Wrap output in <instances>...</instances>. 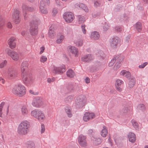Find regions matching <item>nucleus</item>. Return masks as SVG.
Here are the masks:
<instances>
[{"mask_svg":"<svg viewBox=\"0 0 148 148\" xmlns=\"http://www.w3.org/2000/svg\"><path fill=\"white\" fill-rule=\"evenodd\" d=\"M41 134L44 133L45 130V125L44 124H42L41 125Z\"/></svg>","mask_w":148,"mask_h":148,"instance_id":"45","label":"nucleus"},{"mask_svg":"<svg viewBox=\"0 0 148 148\" xmlns=\"http://www.w3.org/2000/svg\"><path fill=\"white\" fill-rule=\"evenodd\" d=\"M7 62V61L6 60H4L3 62L0 64V68H3L6 64Z\"/></svg>","mask_w":148,"mask_h":148,"instance_id":"46","label":"nucleus"},{"mask_svg":"<svg viewBox=\"0 0 148 148\" xmlns=\"http://www.w3.org/2000/svg\"><path fill=\"white\" fill-rule=\"evenodd\" d=\"M29 92L32 95H37V92H34L32 90H29Z\"/></svg>","mask_w":148,"mask_h":148,"instance_id":"55","label":"nucleus"},{"mask_svg":"<svg viewBox=\"0 0 148 148\" xmlns=\"http://www.w3.org/2000/svg\"><path fill=\"white\" fill-rule=\"evenodd\" d=\"M115 31L117 32H120L122 30V29L119 27H116L115 28Z\"/></svg>","mask_w":148,"mask_h":148,"instance_id":"49","label":"nucleus"},{"mask_svg":"<svg viewBox=\"0 0 148 148\" xmlns=\"http://www.w3.org/2000/svg\"><path fill=\"white\" fill-rule=\"evenodd\" d=\"M58 12L57 10L55 8H54L52 11L53 15V16H55L56 14Z\"/></svg>","mask_w":148,"mask_h":148,"instance_id":"51","label":"nucleus"},{"mask_svg":"<svg viewBox=\"0 0 148 148\" xmlns=\"http://www.w3.org/2000/svg\"><path fill=\"white\" fill-rule=\"evenodd\" d=\"M5 82V80L2 77H0V82L4 84Z\"/></svg>","mask_w":148,"mask_h":148,"instance_id":"54","label":"nucleus"},{"mask_svg":"<svg viewBox=\"0 0 148 148\" xmlns=\"http://www.w3.org/2000/svg\"><path fill=\"white\" fill-rule=\"evenodd\" d=\"M120 74L121 75L127 78L130 77L131 76V74L129 71L125 70H122L120 72Z\"/></svg>","mask_w":148,"mask_h":148,"instance_id":"24","label":"nucleus"},{"mask_svg":"<svg viewBox=\"0 0 148 148\" xmlns=\"http://www.w3.org/2000/svg\"><path fill=\"white\" fill-rule=\"evenodd\" d=\"M52 82L51 79L50 78H48L47 79V82L48 83H50Z\"/></svg>","mask_w":148,"mask_h":148,"instance_id":"60","label":"nucleus"},{"mask_svg":"<svg viewBox=\"0 0 148 148\" xmlns=\"http://www.w3.org/2000/svg\"><path fill=\"white\" fill-rule=\"evenodd\" d=\"M25 31H23L21 32V34L23 36H24L25 35Z\"/></svg>","mask_w":148,"mask_h":148,"instance_id":"61","label":"nucleus"},{"mask_svg":"<svg viewBox=\"0 0 148 148\" xmlns=\"http://www.w3.org/2000/svg\"><path fill=\"white\" fill-rule=\"evenodd\" d=\"M79 7L83 9L86 12H88L89 10L87 6L84 4L81 3L79 4Z\"/></svg>","mask_w":148,"mask_h":148,"instance_id":"33","label":"nucleus"},{"mask_svg":"<svg viewBox=\"0 0 148 148\" xmlns=\"http://www.w3.org/2000/svg\"><path fill=\"white\" fill-rule=\"evenodd\" d=\"M49 0H42L40 1V10L42 13L46 14L47 13L46 4L49 5Z\"/></svg>","mask_w":148,"mask_h":148,"instance_id":"6","label":"nucleus"},{"mask_svg":"<svg viewBox=\"0 0 148 148\" xmlns=\"http://www.w3.org/2000/svg\"><path fill=\"white\" fill-rule=\"evenodd\" d=\"M116 59H118V60H121V62L123 60V59L121 57H119L118 58H117V57H115L112 60H111V62L109 63V66H112L114 63L115 62Z\"/></svg>","mask_w":148,"mask_h":148,"instance_id":"26","label":"nucleus"},{"mask_svg":"<svg viewBox=\"0 0 148 148\" xmlns=\"http://www.w3.org/2000/svg\"><path fill=\"white\" fill-rule=\"evenodd\" d=\"M136 28L138 32H140L142 29V25L140 23H138L136 24Z\"/></svg>","mask_w":148,"mask_h":148,"instance_id":"37","label":"nucleus"},{"mask_svg":"<svg viewBox=\"0 0 148 148\" xmlns=\"http://www.w3.org/2000/svg\"><path fill=\"white\" fill-rule=\"evenodd\" d=\"M92 59L93 57L91 54H88L83 56L82 58V60L85 62H88Z\"/></svg>","mask_w":148,"mask_h":148,"instance_id":"22","label":"nucleus"},{"mask_svg":"<svg viewBox=\"0 0 148 148\" xmlns=\"http://www.w3.org/2000/svg\"><path fill=\"white\" fill-rule=\"evenodd\" d=\"M71 96H69L67 98V99H68V101H71Z\"/></svg>","mask_w":148,"mask_h":148,"instance_id":"59","label":"nucleus"},{"mask_svg":"<svg viewBox=\"0 0 148 148\" xmlns=\"http://www.w3.org/2000/svg\"><path fill=\"white\" fill-rule=\"evenodd\" d=\"M108 140L109 142V143H111L112 141H111V138H109L108 139Z\"/></svg>","mask_w":148,"mask_h":148,"instance_id":"63","label":"nucleus"},{"mask_svg":"<svg viewBox=\"0 0 148 148\" xmlns=\"http://www.w3.org/2000/svg\"><path fill=\"white\" fill-rule=\"evenodd\" d=\"M40 49L41 51H40V54H41L44 52V51L45 50V48H44V47H41L40 48Z\"/></svg>","mask_w":148,"mask_h":148,"instance_id":"56","label":"nucleus"},{"mask_svg":"<svg viewBox=\"0 0 148 148\" xmlns=\"http://www.w3.org/2000/svg\"><path fill=\"white\" fill-rule=\"evenodd\" d=\"M76 45L78 47H80L82 45L83 43V40L80 39L77 40L75 42Z\"/></svg>","mask_w":148,"mask_h":148,"instance_id":"34","label":"nucleus"},{"mask_svg":"<svg viewBox=\"0 0 148 148\" xmlns=\"http://www.w3.org/2000/svg\"><path fill=\"white\" fill-rule=\"evenodd\" d=\"M3 108H1L0 107V117H2V110Z\"/></svg>","mask_w":148,"mask_h":148,"instance_id":"58","label":"nucleus"},{"mask_svg":"<svg viewBox=\"0 0 148 148\" xmlns=\"http://www.w3.org/2000/svg\"><path fill=\"white\" fill-rule=\"evenodd\" d=\"M7 53L15 61L17 60L19 58V55L18 53L10 49H7Z\"/></svg>","mask_w":148,"mask_h":148,"instance_id":"14","label":"nucleus"},{"mask_svg":"<svg viewBox=\"0 0 148 148\" xmlns=\"http://www.w3.org/2000/svg\"><path fill=\"white\" fill-rule=\"evenodd\" d=\"M5 23V21L2 17L0 16V27L3 26Z\"/></svg>","mask_w":148,"mask_h":148,"instance_id":"40","label":"nucleus"},{"mask_svg":"<svg viewBox=\"0 0 148 148\" xmlns=\"http://www.w3.org/2000/svg\"><path fill=\"white\" fill-rule=\"evenodd\" d=\"M65 72V65L62 64L59 67L53 66L52 72L53 73L61 74Z\"/></svg>","mask_w":148,"mask_h":148,"instance_id":"9","label":"nucleus"},{"mask_svg":"<svg viewBox=\"0 0 148 148\" xmlns=\"http://www.w3.org/2000/svg\"><path fill=\"white\" fill-rule=\"evenodd\" d=\"M97 55L98 57H99L101 59H103L105 57V55L102 51H99L97 53Z\"/></svg>","mask_w":148,"mask_h":148,"instance_id":"30","label":"nucleus"},{"mask_svg":"<svg viewBox=\"0 0 148 148\" xmlns=\"http://www.w3.org/2000/svg\"><path fill=\"white\" fill-rule=\"evenodd\" d=\"M38 27L36 22L32 21L30 23L29 32L33 36L37 35L38 33Z\"/></svg>","mask_w":148,"mask_h":148,"instance_id":"7","label":"nucleus"},{"mask_svg":"<svg viewBox=\"0 0 148 148\" xmlns=\"http://www.w3.org/2000/svg\"><path fill=\"white\" fill-rule=\"evenodd\" d=\"M30 127L29 122L27 121H23L19 125L17 129V132L20 135H25L29 131Z\"/></svg>","mask_w":148,"mask_h":148,"instance_id":"2","label":"nucleus"},{"mask_svg":"<svg viewBox=\"0 0 148 148\" xmlns=\"http://www.w3.org/2000/svg\"><path fill=\"white\" fill-rule=\"evenodd\" d=\"M22 8L24 18L25 20L27 18L26 16V14H27V12H32L34 10V8L33 7L29 6L24 4H23Z\"/></svg>","mask_w":148,"mask_h":148,"instance_id":"11","label":"nucleus"},{"mask_svg":"<svg viewBox=\"0 0 148 148\" xmlns=\"http://www.w3.org/2000/svg\"><path fill=\"white\" fill-rule=\"evenodd\" d=\"M99 35L98 32L94 31L91 33L90 38L92 39L97 40L99 38Z\"/></svg>","mask_w":148,"mask_h":148,"instance_id":"23","label":"nucleus"},{"mask_svg":"<svg viewBox=\"0 0 148 148\" xmlns=\"http://www.w3.org/2000/svg\"><path fill=\"white\" fill-rule=\"evenodd\" d=\"M101 4V3L100 1L95 0L94 1V5L96 7L100 6Z\"/></svg>","mask_w":148,"mask_h":148,"instance_id":"38","label":"nucleus"},{"mask_svg":"<svg viewBox=\"0 0 148 148\" xmlns=\"http://www.w3.org/2000/svg\"><path fill=\"white\" fill-rule=\"evenodd\" d=\"M108 133V131L106 127L103 126V129L101 133V136L103 137H105L107 135Z\"/></svg>","mask_w":148,"mask_h":148,"instance_id":"27","label":"nucleus"},{"mask_svg":"<svg viewBox=\"0 0 148 148\" xmlns=\"http://www.w3.org/2000/svg\"><path fill=\"white\" fill-rule=\"evenodd\" d=\"M8 43L10 47L12 49L14 48L16 46L15 39L13 37H11L8 40Z\"/></svg>","mask_w":148,"mask_h":148,"instance_id":"21","label":"nucleus"},{"mask_svg":"<svg viewBox=\"0 0 148 148\" xmlns=\"http://www.w3.org/2000/svg\"><path fill=\"white\" fill-rule=\"evenodd\" d=\"M131 123L133 127L136 129H138V123L134 120L133 119L131 121Z\"/></svg>","mask_w":148,"mask_h":148,"instance_id":"31","label":"nucleus"},{"mask_svg":"<svg viewBox=\"0 0 148 148\" xmlns=\"http://www.w3.org/2000/svg\"><path fill=\"white\" fill-rule=\"evenodd\" d=\"M86 97L82 95L78 97L75 102L77 105L82 107L85 105L86 103Z\"/></svg>","mask_w":148,"mask_h":148,"instance_id":"8","label":"nucleus"},{"mask_svg":"<svg viewBox=\"0 0 148 148\" xmlns=\"http://www.w3.org/2000/svg\"><path fill=\"white\" fill-rule=\"evenodd\" d=\"M28 63L26 61L22 62L21 66L22 76L24 83L27 86H30L33 82L32 74L27 72Z\"/></svg>","mask_w":148,"mask_h":148,"instance_id":"1","label":"nucleus"},{"mask_svg":"<svg viewBox=\"0 0 148 148\" xmlns=\"http://www.w3.org/2000/svg\"><path fill=\"white\" fill-rule=\"evenodd\" d=\"M12 92L19 97L24 95L26 92L25 87L20 84L15 85L12 90Z\"/></svg>","mask_w":148,"mask_h":148,"instance_id":"3","label":"nucleus"},{"mask_svg":"<svg viewBox=\"0 0 148 148\" xmlns=\"http://www.w3.org/2000/svg\"><path fill=\"white\" fill-rule=\"evenodd\" d=\"M121 42V40L118 37H114L111 42L110 45L113 48H115L117 46H120Z\"/></svg>","mask_w":148,"mask_h":148,"instance_id":"10","label":"nucleus"},{"mask_svg":"<svg viewBox=\"0 0 148 148\" xmlns=\"http://www.w3.org/2000/svg\"><path fill=\"white\" fill-rule=\"evenodd\" d=\"M68 50L75 57H77L78 55V49L75 47L72 46H69L68 47Z\"/></svg>","mask_w":148,"mask_h":148,"instance_id":"18","label":"nucleus"},{"mask_svg":"<svg viewBox=\"0 0 148 148\" xmlns=\"http://www.w3.org/2000/svg\"><path fill=\"white\" fill-rule=\"evenodd\" d=\"M5 74L7 77L10 79H14L17 76L18 72L13 67L9 68L7 72H5Z\"/></svg>","mask_w":148,"mask_h":148,"instance_id":"4","label":"nucleus"},{"mask_svg":"<svg viewBox=\"0 0 148 148\" xmlns=\"http://www.w3.org/2000/svg\"><path fill=\"white\" fill-rule=\"evenodd\" d=\"M52 26L51 27L49 28V33L50 36H52L53 35L54 31L52 30Z\"/></svg>","mask_w":148,"mask_h":148,"instance_id":"47","label":"nucleus"},{"mask_svg":"<svg viewBox=\"0 0 148 148\" xmlns=\"http://www.w3.org/2000/svg\"><path fill=\"white\" fill-rule=\"evenodd\" d=\"M123 84V82L121 80L118 79L116 81L115 85L116 89L118 91L120 92L122 91V89L121 86V85Z\"/></svg>","mask_w":148,"mask_h":148,"instance_id":"19","label":"nucleus"},{"mask_svg":"<svg viewBox=\"0 0 148 148\" xmlns=\"http://www.w3.org/2000/svg\"><path fill=\"white\" fill-rule=\"evenodd\" d=\"M109 27L107 23H105L103 26V30L106 31L109 29Z\"/></svg>","mask_w":148,"mask_h":148,"instance_id":"44","label":"nucleus"},{"mask_svg":"<svg viewBox=\"0 0 148 148\" xmlns=\"http://www.w3.org/2000/svg\"><path fill=\"white\" fill-rule=\"evenodd\" d=\"M21 112L23 115H25L27 114L28 110L26 106H23L22 107Z\"/></svg>","mask_w":148,"mask_h":148,"instance_id":"35","label":"nucleus"},{"mask_svg":"<svg viewBox=\"0 0 148 148\" xmlns=\"http://www.w3.org/2000/svg\"><path fill=\"white\" fill-rule=\"evenodd\" d=\"M19 15V11L17 10H14L12 15V17L13 19L16 24L19 23L20 21Z\"/></svg>","mask_w":148,"mask_h":148,"instance_id":"13","label":"nucleus"},{"mask_svg":"<svg viewBox=\"0 0 148 148\" xmlns=\"http://www.w3.org/2000/svg\"><path fill=\"white\" fill-rule=\"evenodd\" d=\"M147 64V62H145L142 64L140 65L139 66V68L140 69L143 68Z\"/></svg>","mask_w":148,"mask_h":148,"instance_id":"43","label":"nucleus"},{"mask_svg":"<svg viewBox=\"0 0 148 148\" xmlns=\"http://www.w3.org/2000/svg\"><path fill=\"white\" fill-rule=\"evenodd\" d=\"M86 138V137L82 135H81L79 136L78 139V142L80 146L85 147L87 146Z\"/></svg>","mask_w":148,"mask_h":148,"instance_id":"12","label":"nucleus"},{"mask_svg":"<svg viewBox=\"0 0 148 148\" xmlns=\"http://www.w3.org/2000/svg\"><path fill=\"white\" fill-rule=\"evenodd\" d=\"M7 27L9 28H11L12 27L11 23L10 22H8L7 25Z\"/></svg>","mask_w":148,"mask_h":148,"instance_id":"53","label":"nucleus"},{"mask_svg":"<svg viewBox=\"0 0 148 148\" xmlns=\"http://www.w3.org/2000/svg\"><path fill=\"white\" fill-rule=\"evenodd\" d=\"M47 60V58L45 56H42L40 58V61L41 62H44L46 61Z\"/></svg>","mask_w":148,"mask_h":148,"instance_id":"42","label":"nucleus"},{"mask_svg":"<svg viewBox=\"0 0 148 148\" xmlns=\"http://www.w3.org/2000/svg\"><path fill=\"white\" fill-rule=\"evenodd\" d=\"M85 81L86 84H88L90 82V79L89 78L87 77L85 79Z\"/></svg>","mask_w":148,"mask_h":148,"instance_id":"52","label":"nucleus"},{"mask_svg":"<svg viewBox=\"0 0 148 148\" xmlns=\"http://www.w3.org/2000/svg\"><path fill=\"white\" fill-rule=\"evenodd\" d=\"M127 39L126 40L127 42H128L129 41V40L130 39V38L129 37H127Z\"/></svg>","mask_w":148,"mask_h":148,"instance_id":"64","label":"nucleus"},{"mask_svg":"<svg viewBox=\"0 0 148 148\" xmlns=\"http://www.w3.org/2000/svg\"><path fill=\"white\" fill-rule=\"evenodd\" d=\"M92 141L93 144L96 145H97L100 144L102 142V140L100 138H93L92 139Z\"/></svg>","mask_w":148,"mask_h":148,"instance_id":"25","label":"nucleus"},{"mask_svg":"<svg viewBox=\"0 0 148 148\" xmlns=\"http://www.w3.org/2000/svg\"><path fill=\"white\" fill-rule=\"evenodd\" d=\"M65 109V112L68 117H71L72 116V114L71 111V108L67 107Z\"/></svg>","mask_w":148,"mask_h":148,"instance_id":"29","label":"nucleus"},{"mask_svg":"<svg viewBox=\"0 0 148 148\" xmlns=\"http://www.w3.org/2000/svg\"><path fill=\"white\" fill-rule=\"evenodd\" d=\"M135 79L134 78L132 79L129 82V86L130 88L132 87L135 84Z\"/></svg>","mask_w":148,"mask_h":148,"instance_id":"36","label":"nucleus"},{"mask_svg":"<svg viewBox=\"0 0 148 148\" xmlns=\"http://www.w3.org/2000/svg\"><path fill=\"white\" fill-rule=\"evenodd\" d=\"M121 66L120 64H116L114 66V70H117Z\"/></svg>","mask_w":148,"mask_h":148,"instance_id":"50","label":"nucleus"},{"mask_svg":"<svg viewBox=\"0 0 148 148\" xmlns=\"http://www.w3.org/2000/svg\"><path fill=\"white\" fill-rule=\"evenodd\" d=\"M4 104L5 102H2L0 104V107L1 108H3V107L4 106Z\"/></svg>","mask_w":148,"mask_h":148,"instance_id":"57","label":"nucleus"},{"mask_svg":"<svg viewBox=\"0 0 148 148\" xmlns=\"http://www.w3.org/2000/svg\"><path fill=\"white\" fill-rule=\"evenodd\" d=\"M78 22L79 23L81 24L84 23L86 21L85 18L83 16L79 15L78 16Z\"/></svg>","mask_w":148,"mask_h":148,"instance_id":"32","label":"nucleus"},{"mask_svg":"<svg viewBox=\"0 0 148 148\" xmlns=\"http://www.w3.org/2000/svg\"><path fill=\"white\" fill-rule=\"evenodd\" d=\"M66 75L68 77L73 78L75 75V74L72 70L69 69L67 71Z\"/></svg>","mask_w":148,"mask_h":148,"instance_id":"28","label":"nucleus"},{"mask_svg":"<svg viewBox=\"0 0 148 148\" xmlns=\"http://www.w3.org/2000/svg\"><path fill=\"white\" fill-rule=\"evenodd\" d=\"M28 147L29 148H34L35 145L34 143L32 141H30L28 143Z\"/></svg>","mask_w":148,"mask_h":148,"instance_id":"39","label":"nucleus"},{"mask_svg":"<svg viewBox=\"0 0 148 148\" xmlns=\"http://www.w3.org/2000/svg\"><path fill=\"white\" fill-rule=\"evenodd\" d=\"M42 103V99L38 97L34 100L32 104L34 106L38 108L41 106Z\"/></svg>","mask_w":148,"mask_h":148,"instance_id":"17","label":"nucleus"},{"mask_svg":"<svg viewBox=\"0 0 148 148\" xmlns=\"http://www.w3.org/2000/svg\"><path fill=\"white\" fill-rule=\"evenodd\" d=\"M32 116L37 118L39 121L42 120L45 118L44 113L42 111L39 110H34L31 112Z\"/></svg>","mask_w":148,"mask_h":148,"instance_id":"5","label":"nucleus"},{"mask_svg":"<svg viewBox=\"0 0 148 148\" xmlns=\"http://www.w3.org/2000/svg\"><path fill=\"white\" fill-rule=\"evenodd\" d=\"M81 29L82 32L84 34H86V31L85 29V25H82L81 26Z\"/></svg>","mask_w":148,"mask_h":148,"instance_id":"41","label":"nucleus"},{"mask_svg":"<svg viewBox=\"0 0 148 148\" xmlns=\"http://www.w3.org/2000/svg\"><path fill=\"white\" fill-rule=\"evenodd\" d=\"M143 1L145 3H148V0H143Z\"/></svg>","mask_w":148,"mask_h":148,"instance_id":"62","label":"nucleus"},{"mask_svg":"<svg viewBox=\"0 0 148 148\" xmlns=\"http://www.w3.org/2000/svg\"><path fill=\"white\" fill-rule=\"evenodd\" d=\"M95 117V115L93 113L87 112L85 113L83 117V120L87 122L88 121L92 119Z\"/></svg>","mask_w":148,"mask_h":148,"instance_id":"15","label":"nucleus"},{"mask_svg":"<svg viewBox=\"0 0 148 148\" xmlns=\"http://www.w3.org/2000/svg\"><path fill=\"white\" fill-rule=\"evenodd\" d=\"M64 38V36H63L62 35L60 36V39H58L56 40V42L58 43H60L62 41V39Z\"/></svg>","mask_w":148,"mask_h":148,"instance_id":"48","label":"nucleus"},{"mask_svg":"<svg viewBox=\"0 0 148 148\" xmlns=\"http://www.w3.org/2000/svg\"><path fill=\"white\" fill-rule=\"evenodd\" d=\"M74 14L71 12H67L65 13V21L68 23L71 22L74 18Z\"/></svg>","mask_w":148,"mask_h":148,"instance_id":"16","label":"nucleus"},{"mask_svg":"<svg viewBox=\"0 0 148 148\" xmlns=\"http://www.w3.org/2000/svg\"><path fill=\"white\" fill-rule=\"evenodd\" d=\"M127 137L129 141L132 143L135 142L136 140V137L134 133L132 132L129 133L127 135Z\"/></svg>","mask_w":148,"mask_h":148,"instance_id":"20","label":"nucleus"}]
</instances>
